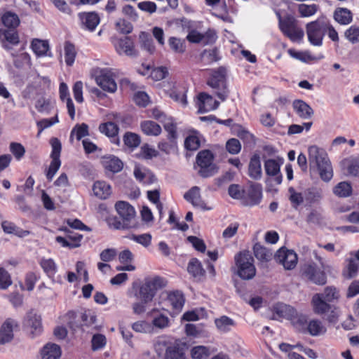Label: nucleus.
Masks as SVG:
<instances>
[{
    "instance_id": "obj_64",
    "label": "nucleus",
    "mask_w": 359,
    "mask_h": 359,
    "mask_svg": "<svg viewBox=\"0 0 359 359\" xmlns=\"http://www.w3.org/2000/svg\"><path fill=\"white\" fill-rule=\"evenodd\" d=\"M116 29L121 34H129L133 30V25L130 22L124 19H119L116 23Z\"/></svg>"
},
{
    "instance_id": "obj_53",
    "label": "nucleus",
    "mask_w": 359,
    "mask_h": 359,
    "mask_svg": "<svg viewBox=\"0 0 359 359\" xmlns=\"http://www.w3.org/2000/svg\"><path fill=\"white\" fill-rule=\"evenodd\" d=\"M157 155L158 151L146 144L140 148V151L137 154V156L144 159H151Z\"/></svg>"
},
{
    "instance_id": "obj_41",
    "label": "nucleus",
    "mask_w": 359,
    "mask_h": 359,
    "mask_svg": "<svg viewBox=\"0 0 359 359\" xmlns=\"http://www.w3.org/2000/svg\"><path fill=\"white\" fill-rule=\"evenodd\" d=\"M210 354V348L205 346H196L191 350V355L193 359H207Z\"/></svg>"
},
{
    "instance_id": "obj_8",
    "label": "nucleus",
    "mask_w": 359,
    "mask_h": 359,
    "mask_svg": "<svg viewBox=\"0 0 359 359\" xmlns=\"http://www.w3.org/2000/svg\"><path fill=\"white\" fill-rule=\"evenodd\" d=\"M327 27V20L324 18L306 25V33L309 41L314 46H320Z\"/></svg>"
},
{
    "instance_id": "obj_23",
    "label": "nucleus",
    "mask_w": 359,
    "mask_h": 359,
    "mask_svg": "<svg viewBox=\"0 0 359 359\" xmlns=\"http://www.w3.org/2000/svg\"><path fill=\"white\" fill-rule=\"evenodd\" d=\"M115 48L119 54L124 53L129 56L135 55L133 42L130 37L120 39L115 44Z\"/></svg>"
},
{
    "instance_id": "obj_56",
    "label": "nucleus",
    "mask_w": 359,
    "mask_h": 359,
    "mask_svg": "<svg viewBox=\"0 0 359 359\" xmlns=\"http://www.w3.org/2000/svg\"><path fill=\"white\" fill-rule=\"evenodd\" d=\"M165 359H184V355L179 347L169 346L166 348Z\"/></svg>"
},
{
    "instance_id": "obj_52",
    "label": "nucleus",
    "mask_w": 359,
    "mask_h": 359,
    "mask_svg": "<svg viewBox=\"0 0 359 359\" xmlns=\"http://www.w3.org/2000/svg\"><path fill=\"white\" fill-rule=\"evenodd\" d=\"M177 147V142L174 140H162L159 142L158 148L163 152L168 154L173 151Z\"/></svg>"
},
{
    "instance_id": "obj_40",
    "label": "nucleus",
    "mask_w": 359,
    "mask_h": 359,
    "mask_svg": "<svg viewBox=\"0 0 359 359\" xmlns=\"http://www.w3.org/2000/svg\"><path fill=\"white\" fill-rule=\"evenodd\" d=\"M165 130L168 133V140H176L177 138V126L171 117L165 118L161 123Z\"/></svg>"
},
{
    "instance_id": "obj_33",
    "label": "nucleus",
    "mask_w": 359,
    "mask_h": 359,
    "mask_svg": "<svg viewBox=\"0 0 359 359\" xmlns=\"http://www.w3.org/2000/svg\"><path fill=\"white\" fill-rule=\"evenodd\" d=\"M3 29H16L20 24V19L14 13L11 11L6 12L1 17Z\"/></svg>"
},
{
    "instance_id": "obj_2",
    "label": "nucleus",
    "mask_w": 359,
    "mask_h": 359,
    "mask_svg": "<svg viewBox=\"0 0 359 359\" xmlns=\"http://www.w3.org/2000/svg\"><path fill=\"white\" fill-rule=\"evenodd\" d=\"M119 218L111 217L107 219L109 227L117 230H126L137 226L135 211L128 202L118 201L115 205Z\"/></svg>"
},
{
    "instance_id": "obj_59",
    "label": "nucleus",
    "mask_w": 359,
    "mask_h": 359,
    "mask_svg": "<svg viewBox=\"0 0 359 359\" xmlns=\"http://www.w3.org/2000/svg\"><path fill=\"white\" fill-rule=\"evenodd\" d=\"M9 148L17 160L21 159L25 154V149L20 143L11 142Z\"/></svg>"
},
{
    "instance_id": "obj_11",
    "label": "nucleus",
    "mask_w": 359,
    "mask_h": 359,
    "mask_svg": "<svg viewBox=\"0 0 359 359\" xmlns=\"http://www.w3.org/2000/svg\"><path fill=\"white\" fill-rule=\"evenodd\" d=\"M262 198V187L260 184L251 182L243 198L245 206H254L260 203Z\"/></svg>"
},
{
    "instance_id": "obj_36",
    "label": "nucleus",
    "mask_w": 359,
    "mask_h": 359,
    "mask_svg": "<svg viewBox=\"0 0 359 359\" xmlns=\"http://www.w3.org/2000/svg\"><path fill=\"white\" fill-rule=\"evenodd\" d=\"M31 46L33 51L38 56H43L46 55L47 52L49 50L48 42L46 40L34 39L32 41Z\"/></svg>"
},
{
    "instance_id": "obj_17",
    "label": "nucleus",
    "mask_w": 359,
    "mask_h": 359,
    "mask_svg": "<svg viewBox=\"0 0 359 359\" xmlns=\"http://www.w3.org/2000/svg\"><path fill=\"white\" fill-rule=\"evenodd\" d=\"M303 275L310 281L316 285H324L326 283L327 277L323 271L316 269L313 265L306 266Z\"/></svg>"
},
{
    "instance_id": "obj_26",
    "label": "nucleus",
    "mask_w": 359,
    "mask_h": 359,
    "mask_svg": "<svg viewBox=\"0 0 359 359\" xmlns=\"http://www.w3.org/2000/svg\"><path fill=\"white\" fill-rule=\"evenodd\" d=\"M248 174L254 180H259L262 177V168L260 158L258 155H254L251 158L248 166Z\"/></svg>"
},
{
    "instance_id": "obj_21",
    "label": "nucleus",
    "mask_w": 359,
    "mask_h": 359,
    "mask_svg": "<svg viewBox=\"0 0 359 359\" xmlns=\"http://www.w3.org/2000/svg\"><path fill=\"white\" fill-rule=\"evenodd\" d=\"M280 164L275 159H268L264 162V170L267 175L275 177L276 184L282 182V175L280 172Z\"/></svg>"
},
{
    "instance_id": "obj_22",
    "label": "nucleus",
    "mask_w": 359,
    "mask_h": 359,
    "mask_svg": "<svg viewBox=\"0 0 359 359\" xmlns=\"http://www.w3.org/2000/svg\"><path fill=\"white\" fill-rule=\"evenodd\" d=\"M79 16L82 25L89 31H93L100 23V17L95 12L80 13Z\"/></svg>"
},
{
    "instance_id": "obj_18",
    "label": "nucleus",
    "mask_w": 359,
    "mask_h": 359,
    "mask_svg": "<svg viewBox=\"0 0 359 359\" xmlns=\"http://www.w3.org/2000/svg\"><path fill=\"white\" fill-rule=\"evenodd\" d=\"M25 325L30 329V333L33 337L40 334L43 330L41 316L32 311L27 314Z\"/></svg>"
},
{
    "instance_id": "obj_20",
    "label": "nucleus",
    "mask_w": 359,
    "mask_h": 359,
    "mask_svg": "<svg viewBox=\"0 0 359 359\" xmlns=\"http://www.w3.org/2000/svg\"><path fill=\"white\" fill-rule=\"evenodd\" d=\"M311 304L313 311L318 315H325L329 312L333 305L329 304L328 302L322 299V295L314 294L312 297Z\"/></svg>"
},
{
    "instance_id": "obj_5",
    "label": "nucleus",
    "mask_w": 359,
    "mask_h": 359,
    "mask_svg": "<svg viewBox=\"0 0 359 359\" xmlns=\"http://www.w3.org/2000/svg\"><path fill=\"white\" fill-rule=\"evenodd\" d=\"M164 286V279L159 276L147 278L140 286L139 292L135 294V296L141 301L149 303L152 301L156 292Z\"/></svg>"
},
{
    "instance_id": "obj_43",
    "label": "nucleus",
    "mask_w": 359,
    "mask_h": 359,
    "mask_svg": "<svg viewBox=\"0 0 359 359\" xmlns=\"http://www.w3.org/2000/svg\"><path fill=\"white\" fill-rule=\"evenodd\" d=\"M76 52L75 46L72 43L67 41L65 43V58L67 65L72 66L74 62Z\"/></svg>"
},
{
    "instance_id": "obj_39",
    "label": "nucleus",
    "mask_w": 359,
    "mask_h": 359,
    "mask_svg": "<svg viewBox=\"0 0 359 359\" xmlns=\"http://www.w3.org/2000/svg\"><path fill=\"white\" fill-rule=\"evenodd\" d=\"M65 318L67 324L73 330L82 326L80 313H77L74 311H69L67 313Z\"/></svg>"
},
{
    "instance_id": "obj_50",
    "label": "nucleus",
    "mask_w": 359,
    "mask_h": 359,
    "mask_svg": "<svg viewBox=\"0 0 359 359\" xmlns=\"http://www.w3.org/2000/svg\"><path fill=\"white\" fill-rule=\"evenodd\" d=\"M202 57L208 64H211L220 60L219 51L216 48L210 50H205L202 53Z\"/></svg>"
},
{
    "instance_id": "obj_32",
    "label": "nucleus",
    "mask_w": 359,
    "mask_h": 359,
    "mask_svg": "<svg viewBox=\"0 0 359 359\" xmlns=\"http://www.w3.org/2000/svg\"><path fill=\"white\" fill-rule=\"evenodd\" d=\"M187 270L190 274L198 280H201L205 273L201 263L196 258L191 259L188 264Z\"/></svg>"
},
{
    "instance_id": "obj_16",
    "label": "nucleus",
    "mask_w": 359,
    "mask_h": 359,
    "mask_svg": "<svg viewBox=\"0 0 359 359\" xmlns=\"http://www.w3.org/2000/svg\"><path fill=\"white\" fill-rule=\"evenodd\" d=\"M219 105L218 101L205 93H201L198 96V112L201 114L216 109Z\"/></svg>"
},
{
    "instance_id": "obj_9",
    "label": "nucleus",
    "mask_w": 359,
    "mask_h": 359,
    "mask_svg": "<svg viewBox=\"0 0 359 359\" xmlns=\"http://www.w3.org/2000/svg\"><path fill=\"white\" fill-rule=\"evenodd\" d=\"M276 310L278 316L291 320L297 330L303 332H306V325H308L306 317L299 315L292 306L282 304L276 307Z\"/></svg>"
},
{
    "instance_id": "obj_61",
    "label": "nucleus",
    "mask_w": 359,
    "mask_h": 359,
    "mask_svg": "<svg viewBox=\"0 0 359 359\" xmlns=\"http://www.w3.org/2000/svg\"><path fill=\"white\" fill-rule=\"evenodd\" d=\"M229 195L234 199L243 198L244 191L240 185L236 184H231L228 189Z\"/></svg>"
},
{
    "instance_id": "obj_6",
    "label": "nucleus",
    "mask_w": 359,
    "mask_h": 359,
    "mask_svg": "<svg viewBox=\"0 0 359 359\" xmlns=\"http://www.w3.org/2000/svg\"><path fill=\"white\" fill-rule=\"evenodd\" d=\"M278 18L279 27L281 32L292 41H300L304 37V33L302 28L297 25V20L287 15L282 18L279 13H277Z\"/></svg>"
},
{
    "instance_id": "obj_58",
    "label": "nucleus",
    "mask_w": 359,
    "mask_h": 359,
    "mask_svg": "<svg viewBox=\"0 0 359 359\" xmlns=\"http://www.w3.org/2000/svg\"><path fill=\"white\" fill-rule=\"evenodd\" d=\"M147 197L151 202L156 205L159 214L161 215L163 211V205L159 201L160 193L158 190L155 189L153 191H148Z\"/></svg>"
},
{
    "instance_id": "obj_15",
    "label": "nucleus",
    "mask_w": 359,
    "mask_h": 359,
    "mask_svg": "<svg viewBox=\"0 0 359 359\" xmlns=\"http://www.w3.org/2000/svg\"><path fill=\"white\" fill-rule=\"evenodd\" d=\"M18 327L15 320L8 318L0 327V345L11 342L14 337L13 330Z\"/></svg>"
},
{
    "instance_id": "obj_60",
    "label": "nucleus",
    "mask_w": 359,
    "mask_h": 359,
    "mask_svg": "<svg viewBox=\"0 0 359 359\" xmlns=\"http://www.w3.org/2000/svg\"><path fill=\"white\" fill-rule=\"evenodd\" d=\"M226 149L230 154H237L241 149V142L238 139L231 138L226 142Z\"/></svg>"
},
{
    "instance_id": "obj_45",
    "label": "nucleus",
    "mask_w": 359,
    "mask_h": 359,
    "mask_svg": "<svg viewBox=\"0 0 359 359\" xmlns=\"http://www.w3.org/2000/svg\"><path fill=\"white\" fill-rule=\"evenodd\" d=\"M99 130L108 137H115L118 134V128L114 123L109 121L100 124Z\"/></svg>"
},
{
    "instance_id": "obj_54",
    "label": "nucleus",
    "mask_w": 359,
    "mask_h": 359,
    "mask_svg": "<svg viewBox=\"0 0 359 359\" xmlns=\"http://www.w3.org/2000/svg\"><path fill=\"white\" fill-rule=\"evenodd\" d=\"M318 9L316 4L306 5L300 4L298 7V11L302 17H309L314 15Z\"/></svg>"
},
{
    "instance_id": "obj_28",
    "label": "nucleus",
    "mask_w": 359,
    "mask_h": 359,
    "mask_svg": "<svg viewBox=\"0 0 359 359\" xmlns=\"http://www.w3.org/2000/svg\"><path fill=\"white\" fill-rule=\"evenodd\" d=\"M60 355V347L55 344H46L41 351L42 359H58Z\"/></svg>"
},
{
    "instance_id": "obj_13",
    "label": "nucleus",
    "mask_w": 359,
    "mask_h": 359,
    "mask_svg": "<svg viewBox=\"0 0 359 359\" xmlns=\"http://www.w3.org/2000/svg\"><path fill=\"white\" fill-rule=\"evenodd\" d=\"M96 82L105 91L114 93L117 89V85L114 81V73L111 69H102L100 74L96 78Z\"/></svg>"
},
{
    "instance_id": "obj_3",
    "label": "nucleus",
    "mask_w": 359,
    "mask_h": 359,
    "mask_svg": "<svg viewBox=\"0 0 359 359\" xmlns=\"http://www.w3.org/2000/svg\"><path fill=\"white\" fill-rule=\"evenodd\" d=\"M237 274L243 280L252 279L256 274L254 259L249 251L244 250L235 255Z\"/></svg>"
},
{
    "instance_id": "obj_35",
    "label": "nucleus",
    "mask_w": 359,
    "mask_h": 359,
    "mask_svg": "<svg viewBox=\"0 0 359 359\" xmlns=\"http://www.w3.org/2000/svg\"><path fill=\"white\" fill-rule=\"evenodd\" d=\"M168 46L172 51L177 54H183L186 51L185 39L172 36L168 39Z\"/></svg>"
},
{
    "instance_id": "obj_47",
    "label": "nucleus",
    "mask_w": 359,
    "mask_h": 359,
    "mask_svg": "<svg viewBox=\"0 0 359 359\" xmlns=\"http://www.w3.org/2000/svg\"><path fill=\"white\" fill-rule=\"evenodd\" d=\"M344 36L353 44L359 43V27L355 25L351 26L345 31Z\"/></svg>"
},
{
    "instance_id": "obj_4",
    "label": "nucleus",
    "mask_w": 359,
    "mask_h": 359,
    "mask_svg": "<svg viewBox=\"0 0 359 359\" xmlns=\"http://www.w3.org/2000/svg\"><path fill=\"white\" fill-rule=\"evenodd\" d=\"M226 68L219 67L217 69L210 70V78L207 81V84L210 87L219 90L216 95L222 101H224L227 98L229 93L226 87Z\"/></svg>"
},
{
    "instance_id": "obj_44",
    "label": "nucleus",
    "mask_w": 359,
    "mask_h": 359,
    "mask_svg": "<svg viewBox=\"0 0 359 359\" xmlns=\"http://www.w3.org/2000/svg\"><path fill=\"white\" fill-rule=\"evenodd\" d=\"M1 226L4 231L6 233H13L19 236H22V234L27 235L29 233L28 231L20 230L14 223L8 221H4L1 223Z\"/></svg>"
},
{
    "instance_id": "obj_49",
    "label": "nucleus",
    "mask_w": 359,
    "mask_h": 359,
    "mask_svg": "<svg viewBox=\"0 0 359 359\" xmlns=\"http://www.w3.org/2000/svg\"><path fill=\"white\" fill-rule=\"evenodd\" d=\"M123 141L128 147L134 148L140 144V137L135 133L128 132L123 136Z\"/></svg>"
},
{
    "instance_id": "obj_62",
    "label": "nucleus",
    "mask_w": 359,
    "mask_h": 359,
    "mask_svg": "<svg viewBox=\"0 0 359 359\" xmlns=\"http://www.w3.org/2000/svg\"><path fill=\"white\" fill-rule=\"evenodd\" d=\"M358 270V264L355 260H351L346 269L344 271V276L346 278H352L355 276Z\"/></svg>"
},
{
    "instance_id": "obj_27",
    "label": "nucleus",
    "mask_w": 359,
    "mask_h": 359,
    "mask_svg": "<svg viewBox=\"0 0 359 359\" xmlns=\"http://www.w3.org/2000/svg\"><path fill=\"white\" fill-rule=\"evenodd\" d=\"M215 324L219 332L226 333L236 325L235 321L226 316L215 319Z\"/></svg>"
},
{
    "instance_id": "obj_24",
    "label": "nucleus",
    "mask_w": 359,
    "mask_h": 359,
    "mask_svg": "<svg viewBox=\"0 0 359 359\" xmlns=\"http://www.w3.org/2000/svg\"><path fill=\"white\" fill-rule=\"evenodd\" d=\"M293 107L299 116L302 118H310L313 114V110L312 108L303 100H294L293 102Z\"/></svg>"
},
{
    "instance_id": "obj_19",
    "label": "nucleus",
    "mask_w": 359,
    "mask_h": 359,
    "mask_svg": "<svg viewBox=\"0 0 359 359\" xmlns=\"http://www.w3.org/2000/svg\"><path fill=\"white\" fill-rule=\"evenodd\" d=\"M186 201L191 203L194 207L202 210H208L205 203L202 200L200 188L194 186L184 194Z\"/></svg>"
},
{
    "instance_id": "obj_7",
    "label": "nucleus",
    "mask_w": 359,
    "mask_h": 359,
    "mask_svg": "<svg viewBox=\"0 0 359 359\" xmlns=\"http://www.w3.org/2000/svg\"><path fill=\"white\" fill-rule=\"evenodd\" d=\"M213 159L214 156L210 150H203L198 152L196 156V163L200 167L198 174L201 177H209L218 172V167L213 163Z\"/></svg>"
},
{
    "instance_id": "obj_34",
    "label": "nucleus",
    "mask_w": 359,
    "mask_h": 359,
    "mask_svg": "<svg viewBox=\"0 0 359 359\" xmlns=\"http://www.w3.org/2000/svg\"><path fill=\"white\" fill-rule=\"evenodd\" d=\"M308 332L311 336H318L326 332V327L322 322L318 320H312L306 325V332Z\"/></svg>"
},
{
    "instance_id": "obj_31",
    "label": "nucleus",
    "mask_w": 359,
    "mask_h": 359,
    "mask_svg": "<svg viewBox=\"0 0 359 359\" xmlns=\"http://www.w3.org/2000/svg\"><path fill=\"white\" fill-rule=\"evenodd\" d=\"M334 20L341 25H348L353 20V14L346 8H338L334 13Z\"/></svg>"
},
{
    "instance_id": "obj_12",
    "label": "nucleus",
    "mask_w": 359,
    "mask_h": 359,
    "mask_svg": "<svg viewBox=\"0 0 359 359\" xmlns=\"http://www.w3.org/2000/svg\"><path fill=\"white\" fill-rule=\"evenodd\" d=\"M275 259L283 264L287 270L293 269L297 264V255L292 251L285 248L279 249L275 255Z\"/></svg>"
},
{
    "instance_id": "obj_10",
    "label": "nucleus",
    "mask_w": 359,
    "mask_h": 359,
    "mask_svg": "<svg viewBox=\"0 0 359 359\" xmlns=\"http://www.w3.org/2000/svg\"><path fill=\"white\" fill-rule=\"evenodd\" d=\"M50 143L52 147V152L50 154L52 161L46 173V177L49 181L53 180L54 175L60 167L61 161L60 157L62 149L61 142L57 138H51Z\"/></svg>"
},
{
    "instance_id": "obj_46",
    "label": "nucleus",
    "mask_w": 359,
    "mask_h": 359,
    "mask_svg": "<svg viewBox=\"0 0 359 359\" xmlns=\"http://www.w3.org/2000/svg\"><path fill=\"white\" fill-rule=\"evenodd\" d=\"M352 189L350 184L346 182H339L334 188V193L339 197H347L351 194Z\"/></svg>"
},
{
    "instance_id": "obj_25",
    "label": "nucleus",
    "mask_w": 359,
    "mask_h": 359,
    "mask_svg": "<svg viewBox=\"0 0 359 359\" xmlns=\"http://www.w3.org/2000/svg\"><path fill=\"white\" fill-rule=\"evenodd\" d=\"M94 194L100 199L107 198L111 194V189L109 184L104 181H97L93 187Z\"/></svg>"
},
{
    "instance_id": "obj_42",
    "label": "nucleus",
    "mask_w": 359,
    "mask_h": 359,
    "mask_svg": "<svg viewBox=\"0 0 359 359\" xmlns=\"http://www.w3.org/2000/svg\"><path fill=\"white\" fill-rule=\"evenodd\" d=\"M88 128V126L86 123L76 124L71 131L70 140H73L74 135L77 140H80L83 137L89 135Z\"/></svg>"
},
{
    "instance_id": "obj_29",
    "label": "nucleus",
    "mask_w": 359,
    "mask_h": 359,
    "mask_svg": "<svg viewBox=\"0 0 359 359\" xmlns=\"http://www.w3.org/2000/svg\"><path fill=\"white\" fill-rule=\"evenodd\" d=\"M102 163L107 170L112 172H118L123 167V162L118 158L114 156L105 157Z\"/></svg>"
},
{
    "instance_id": "obj_14",
    "label": "nucleus",
    "mask_w": 359,
    "mask_h": 359,
    "mask_svg": "<svg viewBox=\"0 0 359 359\" xmlns=\"http://www.w3.org/2000/svg\"><path fill=\"white\" fill-rule=\"evenodd\" d=\"M0 42L6 50H11L13 46L18 45L20 39L16 29L0 28Z\"/></svg>"
},
{
    "instance_id": "obj_30",
    "label": "nucleus",
    "mask_w": 359,
    "mask_h": 359,
    "mask_svg": "<svg viewBox=\"0 0 359 359\" xmlns=\"http://www.w3.org/2000/svg\"><path fill=\"white\" fill-rule=\"evenodd\" d=\"M142 131L149 136H158L161 133V126L152 121H144L140 123Z\"/></svg>"
},
{
    "instance_id": "obj_55",
    "label": "nucleus",
    "mask_w": 359,
    "mask_h": 359,
    "mask_svg": "<svg viewBox=\"0 0 359 359\" xmlns=\"http://www.w3.org/2000/svg\"><path fill=\"white\" fill-rule=\"evenodd\" d=\"M288 191L290 193L289 199L292 206L297 208L304 202V197L302 193L297 192L293 187H290Z\"/></svg>"
},
{
    "instance_id": "obj_48",
    "label": "nucleus",
    "mask_w": 359,
    "mask_h": 359,
    "mask_svg": "<svg viewBox=\"0 0 359 359\" xmlns=\"http://www.w3.org/2000/svg\"><path fill=\"white\" fill-rule=\"evenodd\" d=\"M41 266L47 275L51 278L56 272V264L51 259H43L40 262Z\"/></svg>"
},
{
    "instance_id": "obj_38",
    "label": "nucleus",
    "mask_w": 359,
    "mask_h": 359,
    "mask_svg": "<svg viewBox=\"0 0 359 359\" xmlns=\"http://www.w3.org/2000/svg\"><path fill=\"white\" fill-rule=\"evenodd\" d=\"M168 300L177 311H180L184 304L183 294L179 291L170 292L168 296Z\"/></svg>"
},
{
    "instance_id": "obj_51",
    "label": "nucleus",
    "mask_w": 359,
    "mask_h": 359,
    "mask_svg": "<svg viewBox=\"0 0 359 359\" xmlns=\"http://www.w3.org/2000/svg\"><path fill=\"white\" fill-rule=\"evenodd\" d=\"M133 101L140 107H147L150 102L149 95L144 91H137L133 95Z\"/></svg>"
},
{
    "instance_id": "obj_63",
    "label": "nucleus",
    "mask_w": 359,
    "mask_h": 359,
    "mask_svg": "<svg viewBox=\"0 0 359 359\" xmlns=\"http://www.w3.org/2000/svg\"><path fill=\"white\" fill-rule=\"evenodd\" d=\"M12 284L9 273L2 268H0V289L6 290Z\"/></svg>"
},
{
    "instance_id": "obj_37",
    "label": "nucleus",
    "mask_w": 359,
    "mask_h": 359,
    "mask_svg": "<svg viewBox=\"0 0 359 359\" xmlns=\"http://www.w3.org/2000/svg\"><path fill=\"white\" fill-rule=\"evenodd\" d=\"M256 258L262 262H269L271 259L273 253L259 243H256L253 248Z\"/></svg>"
},
{
    "instance_id": "obj_1",
    "label": "nucleus",
    "mask_w": 359,
    "mask_h": 359,
    "mask_svg": "<svg viewBox=\"0 0 359 359\" xmlns=\"http://www.w3.org/2000/svg\"><path fill=\"white\" fill-rule=\"evenodd\" d=\"M309 162L310 170L317 169L323 181L328 182L332 179V168L327 154L323 149L316 145L309 147Z\"/></svg>"
},
{
    "instance_id": "obj_57",
    "label": "nucleus",
    "mask_w": 359,
    "mask_h": 359,
    "mask_svg": "<svg viewBox=\"0 0 359 359\" xmlns=\"http://www.w3.org/2000/svg\"><path fill=\"white\" fill-rule=\"evenodd\" d=\"M106 337L104 335L101 334H96L93 336L91 343L92 349L97 351L102 348L106 345Z\"/></svg>"
}]
</instances>
